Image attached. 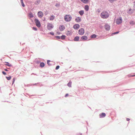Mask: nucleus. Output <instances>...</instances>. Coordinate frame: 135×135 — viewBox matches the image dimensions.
<instances>
[{"instance_id":"nucleus-15","label":"nucleus","mask_w":135,"mask_h":135,"mask_svg":"<svg viewBox=\"0 0 135 135\" xmlns=\"http://www.w3.org/2000/svg\"><path fill=\"white\" fill-rule=\"evenodd\" d=\"M81 1L84 3H87L89 0H80Z\"/></svg>"},{"instance_id":"nucleus-14","label":"nucleus","mask_w":135,"mask_h":135,"mask_svg":"<svg viewBox=\"0 0 135 135\" xmlns=\"http://www.w3.org/2000/svg\"><path fill=\"white\" fill-rule=\"evenodd\" d=\"M84 9L86 11H88L89 9V7L88 5H86L85 6Z\"/></svg>"},{"instance_id":"nucleus-27","label":"nucleus","mask_w":135,"mask_h":135,"mask_svg":"<svg viewBox=\"0 0 135 135\" xmlns=\"http://www.w3.org/2000/svg\"><path fill=\"white\" fill-rule=\"evenodd\" d=\"M71 82H69L68 83V85L69 87H71Z\"/></svg>"},{"instance_id":"nucleus-23","label":"nucleus","mask_w":135,"mask_h":135,"mask_svg":"<svg viewBox=\"0 0 135 135\" xmlns=\"http://www.w3.org/2000/svg\"><path fill=\"white\" fill-rule=\"evenodd\" d=\"M132 10L131 9H130L129 11L128 12V13L129 14H131L133 13V12L131 11Z\"/></svg>"},{"instance_id":"nucleus-22","label":"nucleus","mask_w":135,"mask_h":135,"mask_svg":"<svg viewBox=\"0 0 135 135\" xmlns=\"http://www.w3.org/2000/svg\"><path fill=\"white\" fill-rule=\"evenodd\" d=\"M22 6L23 7L25 6V5L23 3V0H20Z\"/></svg>"},{"instance_id":"nucleus-4","label":"nucleus","mask_w":135,"mask_h":135,"mask_svg":"<svg viewBox=\"0 0 135 135\" xmlns=\"http://www.w3.org/2000/svg\"><path fill=\"white\" fill-rule=\"evenodd\" d=\"M54 26L50 23H48L47 24V28L49 30H51L53 28Z\"/></svg>"},{"instance_id":"nucleus-1","label":"nucleus","mask_w":135,"mask_h":135,"mask_svg":"<svg viewBox=\"0 0 135 135\" xmlns=\"http://www.w3.org/2000/svg\"><path fill=\"white\" fill-rule=\"evenodd\" d=\"M109 16V15L108 13L105 11L102 12L100 14V16L103 18H108Z\"/></svg>"},{"instance_id":"nucleus-30","label":"nucleus","mask_w":135,"mask_h":135,"mask_svg":"<svg viewBox=\"0 0 135 135\" xmlns=\"http://www.w3.org/2000/svg\"><path fill=\"white\" fill-rule=\"evenodd\" d=\"M128 76L129 77H133V76H135V75H128Z\"/></svg>"},{"instance_id":"nucleus-43","label":"nucleus","mask_w":135,"mask_h":135,"mask_svg":"<svg viewBox=\"0 0 135 135\" xmlns=\"http://www.w3.org/2000/svg\"><path fill=\"white\" fill-rule=\"evenodd\" d=\"M4 70L5 71H8V70L7 69H4Z\"/></svg>"},{"instance_id":"nucleus-18","label":"nucleus","mask_w":135,"mask_h":135,"mask_svg":"<svg viewBox=\"0 0 135 135\" xmlns=\"http://www.w3.org/2000/svg\"><path fill=\"white\" fill-rule=\"evenodd\" d=\"M79 37L78 36L76 37L74 39V41H78L79 40Z\"/></svg>"},{"instance_id":"nucleus-28","label":"nucleus","mask_w":135,"mask_h":135,"mask_svg":"<svg viewBox=\"0 0 135 135\" xmlns=\"http://www.w3.org/2000/svg\"><path fill=\"white\" fill-rule=\"evenodd\" d=\"M6 78L7 80H9L11 79V76H9L8 77H6Z\"/></svg>"},{"instance_id":"nucleus-37","label":"nucleus","mask_w":135,"mask_h":135,"mask_svg":"<svg viewBox=\"0 0 135 135\" xmlns=\"http://www.w3.org/2000/svg\"><path fill=\"white\" fill-rule=\"evenodd\" d=\"M56 37L57 38H58V39H60V38H61V37L59 36H57Z\"/></svg>"},{"instance_id":"nucleus-21","label":"nucleus","mask_w":135,"mask_h":135,"mask_svg":"<svg viewBox=\"0 0 135 135\" xmlns=\"http://www.w3.org/2000/svg\"><path fill=\"white\" fill-rule=\"evenodd\" d=\"M45 66V64L43 62H41L40 64V66L42 67H43Z\"/></svg>"},{"instance_id":"nucleus-7","label":"nucleus","mask_w":135,"mask_h":135,"mask_svg":"<svg viewBox=\"0 0 135 135\" xmlns=\"http://www.w3.org/2000/svg\"><path fill=\"white\" fill-rule=\"evenodd\" d=\"M38 17L41 18L43 16V13L41 11H40L38 12Z\"/></svg>"},{"instance_id":"nucleus-6","label":"nucleus","mask_w":135,"mask_h":135,"mask_svg":"<svg viewBox=\"0 0 135 135\" xmlns=\"http://www.w3.org/2000/svg\"><path fill=\"white\" fill-rule=\"evenodd\" d=\"M85 30L84 28H81L78 31V33L81 35H82L84 33Z\"/></svg>"},{"instance_id":"nucleus-34","label":"nucleus","mask_w":135,"mask_h":135,"mask_svg":"<svg viewBox=\"0 0 135 135\" xmlns=\"http://www.w3.org/2000/svg\"><path fill=\"white\" fill-rule=\"evenodd\" d=\"M59 6H60V4L58 3H57L55 5V6L57 7H59Z\"/></svg>"},{"instance_id":"nucleus-42","label":"nucleus","mask_w":135,"mask_h":135,"mask_svg":"<svg viewBox=\"0 0 135 135\" xmlns=\"http://www.w3.org/2000/svg\"><path fill=\"white\" fill-rule=\"evenodd\" d=\"M126 120H127V121H129V120H130V119H129V118H127L126 119Z\"/></svg>"},{"instance_id":"nucleus-32","label":"nucleus","mask_w":135,"mask_h":135,"mask_svg":"<svg viewBox=\"0 0 135 135\" xmlns=\"http://www.w3.org/2000/svg\"><path fill=\"white\" fill-rule=\"evenodd\" d=\"M59 67H60V66H59V65L57 66L56 67V70H57L59 69Z\"/></svg>"},{"instance_id":"nucleus-10","label":"nucleus","mask_w":135,"mask_h":135,"mask_svg":"<svg viewBox=\"0 0 135 135\" xmlns=\"http://www.w3.org/2000/svg\"><path fill=\"white\" fill-rule=\"evenodd\" d=\"M75 20L77 22H79L81 21V19L80 17H78L75 18Z\"/></svg>"},{"instance_id":"nucleus-26","label":"nucleus","mask_w":135,"mask_h":135,"mask_svg":"<svg viewBox=\"0 0 135 135\" xmlns=\"http://www.w3.org/2000/svg\"><path fill=\"white\" fill-rule=\"evenodd\" d=\"M65 37L66 36H65L63 35L61 36V39L64 40L65 39Z\"/></svg>"},{"instance_id":"nucleus-19","label":"nucleus","mask_w":135,"mask_h":135,"mask_svg":"<svg viewBox=\"0 0 135 135\" xmlns=\"http://www.w3.org/2000/svg\"><path fill=\"white\" fill-rule=\"evenodd\" d=\"M55 17L53 16H51L49 17V19L50 20H53L54 19Z\"/></svg>"},{"instance_id":"nucleus-38","label":"nucleus","mask_w":135,"mask_h":135,"mask_svg":"<svg viewBox=\"0 0 135 135\" xmlns=\"http://www.w3.org/2000/svg\"><path fill=\"white\" fill-rule=\"evenodd\" d=\"M2 73L4 75H6V73L4 71H2Z\"/></svg>"},{"instance_id":"nucleus-24","label":"nucleus","mask_w":135,"mask_h":135,"mask_svg":"<svg viewBox=\"0 0 135 135\" xmlns=\"http://www.w3.org/2000/svg\"><path fill=\"white\" fill-rule=\"evenodd\" d=\"M135 23V22L132 21H131L130 22V24L131 25H133Z\"/></svg>"},{"instance_id":"nucleus-3","label":"nucleus","mask_w":135,"mask_h":135,"mask_svg":"<svg viewBox=\"0 0 135 135\" xmlns=\"http://www.w3.org/2000/svg\"><path fill=\"white\" fill-rule=\"evenodd\" d=\"M35 21L36 26L38 27H40L41 25L40 21L37 19H35Z\"/></svg>"},{"instance_id":"nucleus-5","label":"nucleus","mask_w":135,"mask_h":135,"mask_svg":"<svg viewBox=\"0 0 135 135\" xmlns=\"http://www.w3.org/2000/svg\"><path fill=\"white\" fill-rule=\"evenodd\" d=\"M122 20L121 17H119L116 19V22L118 25H119L122 22Z\"/></svg>"},{"instance_id":"nucleus-9","label":"nucleus","mask_w":135,"mask_h":135,"mask_svg":"<svg viewBox=\"0 0 135 135\" xmlns=\"http://www.w3.org/2000/svg\"><path fill=\"white\" fill-rule=\"evenodd\" d=\"M104 28L106 30H109L110 29V26L107 24H106L104 26Z\"/></svg>"},{"instance_id":"nucleus-20","label":"nucleus","mask_w":135,"mask_h":135,"mask_svg":"<svg viewBox=\"0 0 135 135\" xmlns=\"http://www.w3.org/2000/svg\"><path fill=\"white\" fill-rule=\"evenodd\" d=\"M97 35H96L95 34H93V35H92L90 36V38H96L97 37Z\"/></svg>"},{"instance_id":"nucleus-17","label":"nucleus","mask_w":135,"mask_h":135,"mask_svg":"<svg viewBox=\"0 0 135 135\" xmlns=\"http://www.w3.org/2000/svg\"><path fill=\"white\" fill-rule=\"evenodd\" d=\"M28 16L30 18L33 17V14L31 12L29 13L28 15Z\"/></svg>"},{"instance_id":"nucleus-41","label":"nucleus","mask_w":135,"mask_h":135,"mask_svg":"<svg viewBox=\"0 0 135 135\" xmlns=\"http://www.w3.org/2000/svg\"><path fill=\"white\" fill-rule=\"evenodd\" d=\"M50 33L52 35H54V33L53 32H50Z\"/></svg>"},{"instance_id":"nucleus-35","label":"nucleus","mask_w":135,"mask_h":135,"mask_svg":"<svg viewBox=\"0 0 135 135\" xmlns=\"http://www.w3.org/2000/svg\"><path fill=\"white\" fill-rule=\"evenodd\" d=\"M50 61V60H48L47 61V63L49 65H51V64H49V62Z\"/></svg>"},{"instance_id":"nucleus-13","label":"nucleus","mask_w":135,"mask_h":135,"mask_svg":"<svg viewBox=\"0 0 135 135\" xmlns=\"http://www.w3.org/2000/svg\"><path fill=\"white\" fill-rule=\"evenodd\" d=\"M81 39L83 40H86L87 39L88 37L86 36H84L81 37Z\"/></svg>"},{"instance_id":"nucleus-25","label":"nucleus","mask_w":135,"mask_h":135,"mask_svg":"<svg viewBox=\"0 0 135 135\" xmlns=\"http://www.w3.org/2000/svg\"><path fill=\"white\" fill-rule=\"evenodd\" d=\"M71 34V32L70 31H68L67 32L66 34L67 35H70Z\"/></svg>"},{"instance_id":"nucleus-36","label":"nucleus","mask_w":135,"mask_h":135,"mask_svg":"<svg viewBox=\"0 0 135 135\" xmlns=\"http://www.w3.org/2000/svg\"><path fill=\"white\" fill-rule=\"evenodd\" d=\"M7 64H6V65H7L9 66H11V65L9 64V63H7Z\"/></svg>"},{"instance_id":"nucleus-11","label":"nucleus","mask_w":135,"mask_h":135,"mask_svg":"<svg viewBox=\"0 0 135 135\" xmlns=\"http://www.w3.org/2000/svg\"><path fill=\"white\" fill-rule=\"evenodd\" d=\"M65 29V27L63 25H60L59 29L61 31H63Z\"/></svg>"},{"instance_id":"nucleus-44","label":"nucleus","mask_w":135,"mask_h":135,"mask_svg":"<svg viewBox=\"0 0 135 135\" xmlns=\"http://www.w3.org/2000/svg\"><path fill=\"white\" fill-rule=\"evenodd\" d=\"M134 7H135V2H134Z\"/></svg>"},{"instance_id":"nucleus-39","label":"nucleus","mask_w":135,"mask_h":135,"mask_svg":"<svg viewBox=\"0 0 135 135\" xmlns=\"http://www.w3.org/2000/svg\"><path fill=\"white\" fill-rule=\"evenodd\" d=\"M15 80V78H13V83H14V82Z\"/></svg>"},{"instance_id":"nucleus-40","label":"nucleus","mask_w":135,"mask_h":135,"mask_svg":"<svg viewBox=\"0 0 135 135\" xmlns=\"http://www.w3.org/2000/svg\"><path fill=\"white\" fill-rule=\"evenodd\" d=\"M68 96V94H67L65 95V97H67Z\"/></svg>"},{"instance_id":"nucleus-8","label":"nucleus","mask_w":135,"mask_h":135,"mask_svg":"<svg viewBox=\"0 0 135 135\" xmlns=\"http://www.w3.org/2000/svg\"><path fill=\"white\" fill-rule=\"evenodd\" d=\"M80 27V26L79 24H76L74 25L73 28L75 30L78 29Z\"/></svg>"},{"instance_id":"nucleus-12","label":"nucleus","mask_w":135,"mask_h":135,"mask_svg":"<svg viewBox=\"0 0 135 135\" xmlns=\"http://www.w3.org/2000/svg\"><path fill=\"white\" fill-rule=\"evenodd\" d=\"M105 115V114L104 113H102L99 114V117L100 118L104 117Z\"/></svg>"},{"instance_id":"nucleus-33","label":"nucleus","mask_w":135,"mask_h":135,"mask_svg":"<svg viewBox=\"0 0 135 135\" xmlns=\"http://www.w3.org/2000/svg\"><path fill=\"white\" fill-rule=\"evenodd\" d=\"M110 2L112 3L114 1H116L117 0H108Z\"/></svg>"},{"instance_id":"nucleus-2","label":"nucleus","mask_w":135,"mask_h":135,"mask_svg":"<svg viewBox=\"0 0 135 135\" xmlns=\"http://www.w3.org/2000/svg\"><path fill=\"white\" fill-rule=\"evenodd\" d=\"M72 19L71 16L69 15H65L64 17V20L66 22H69Z\"/></svg>"},{"instance_id":"nucleus-31","label":"nucleus","mask_w":135,"mask_h":135,"mask_svg":"<svg viewBox=\"0 0 135 135\" xmlns=\"http://www.w3.org/2000/svg\"><path fill=\"white\" fill-rule=\"evenodd\" d=\"M32 29L33 30H35V31H37V28L36 27H32Z\"/></svg>"},{"instance_id":"nucleus-29","label":"nucleus","mask_w":135,"mask_h":135,"mask_svg":"<svg viewBox=\"0 0 135 135\" xmlns=\"http://www.w3.org/2000/svg\"><path fill=\"white\" fill-rule=\"evenodd\" d=\"M119 33V32L118 31V32H114V33H112V35H115V34H118V33Z\"/></svg>"},{"instance_id":"nucleus-16","label":"nucleus","mask_w":135,"mask_h":135,"mask_svg":"<svg viewBox=\"0 0 135 135\" xmlns=\"http://www.w3.org/2000/svg\"><path fill=\"white\" fill-rule=\"evenodd\" d=\"M79 14L81 16H82L84 13V11L83 10H81L79 12Z\"/></svg>"}]
</instances>
